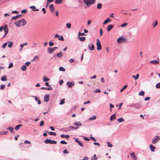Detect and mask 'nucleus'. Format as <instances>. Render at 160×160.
Masks as SVG:
<instances>
[{"instance_id":"nucleus-21","label":"nucleus","mask_w":160,"mask_h":160,"mask_svg":"<svg viewBox=\"0 0 160 160\" xmlns=\"http://www.w3.org/2000/svg\"><path fill=\"white\" fill-rule=\"evenodd\" d=\"M111 21V19L109 18H107V19H106V20H105L103 22V24H106L107 23H108V22H110Z\"/></svg>"},{"instance_id":"nucleus-47","label":"nucleus","mask_w":160,"mask_h":160,"mask_svg":"<svg viewBox=\"0 0 160 160\" xmlns=\"http://www.w3.org/2000/svg\"><path fill=\"white\" fill-rule=\"evenodd\" d=\"M145 93L143 91H142L139 94V95H141L142 96H143L144 95Z\"/></svg>"},{"instance_id":"nucleus-25","label":"nucleus","mask_w":160,"mask_h":160,"mask_svg":"<svg viewBox=\"0 0 160 160\" xmlns=\"http://www.w3.org/2000/svg\"><path fill=\"white\" fill-rule=\"evenodd\" d=\"M7 130H8L10 131V132L12 133V132L14 131V128L12 127H9L7 128Z\"/></svg>"},{"instance_id":"nucleus-26","label":"nucleus","mask_w":160,"mask_h":160,"mask_svg":"<svg viewBox=\"0 0 160 160\" xmlns=\"http://www.w3.org/2000/svg\"><path fill=\"white\" fill-rule=\"evenodd\" d=\"M62 0H56L55 3L57 4H60L62 3Z\"/></svg>"},{"instance_id":"nucleus-29","label":"nucleus","mask_w":160,"mask_h":160,"mask_svg":"<svg viewBox=\"0 0 160 160\" xmlns=\"http://www.w3.org/2000/svg\"><path fill=\"white\" fill-rule=\"evenodd\" d=\"M60 137L62 138H68L69 137V136L68 135H65L64 134H62L60 135Z\"/></svg>"},{"instance_id":"nucleus-63","label":"nucleus","mask_w":160,"mask_h":160,"mask_svg":"<svg viewBox=\"0 0 160 160\" xmlns=\"http://www.w3.org/2000/svg\"><path fill=\"white\" fill-rule=\"evenodd\" d=\"M24 143H27L28 144H30L31 143L29 141L26 140L24 141Z\"/></svg>"},{"instance_id":"nucleus-11","label":"nucleus","mask_w":160,"mask_h":160,"mask_svg":"<svg viewBox=\"0 0 160 160\" xmlns=\"http://www.w3.org/2000/svg\"><path fill=\"white\" fill-rule=\"evenodd\" d=\"M72 125L76 126H77L76 127H78V128L80 126L82 125V124L80 122H77L73 123Z\"/></svg>"},{"instance_id":"nucleus-7","label":"nucleus","mask_w":160,"mask_h":160,"mask_svg":"<svg viewBox=\"0 0 160 160\" xmlns=\"http://www.w3.org/2000/svg\"><path fill=\"white\" fill-rule=\"evenodd\" d=\"M160 139V137L159 136H155L153 140L152 141V143L153 144H155Z\"/></svg>"},{"instance_id":"nucleus-43","label":"nucleus","mask_w":160,"mask_h":160,"mask_svg":"<svg viewBox=\"0 0 160 160\" xmlns=\"http://www.w3.org/2000/svg\"><path fill=\"white\" fill-rule=\"evenodd\" d=\"M85 38L84 37H81L79 38V40L81 41H84L85 40Z\"/></svg>"},{"instance_id":"nucleus-8","label":"nucleus","mask_w":160,"mask_h":160,"mask_svg":"<svg viewBox=\"0 0 160 160\" xmlns=\"http://www.w3.org/2000/svg\"><path fill=\"white\" fill-rule=\"evenodd\" d=\"M3 29L4 30L5 33L4 34V35L3 37V38H4L8 33V26L7 25H5L4 26V27H3Z\"/></svg>"},{"instance_id":"nucleus-30","label":"nucleus","mask_w":160,"mask_h":160,"mask_svg":"<svg viewBox=\"0 0 160 160\" xmlns=\"http://www.w3.org/2000/svg\"><path fill=\"white\" fill-rule=\"evenodd\" d=\"M46 132L50 135H53L54 136H56L57 135L56 133L55 132H48V131H46Z\"/></svg>"},{"instance_id":"nucleus-38","label":"nucleus","mask_w":160,"mask_h":160,"mask_svg":"<svg viewBox=\"0 0 160 160\" xmlns=\"http://www.w3.org/2000/svg\"><path fill=\"white\" fill-rule=\"evenodd\" d=\"M139 76V74H138L136 75V76H135V75H133L132 76V77L133 78H134L135 80H137Z\"/></svg>"},{"instance_id":"nucleus-44","label":"nucleus","mask_w":160,"mask_h":160,"mask_svg":"<svg viewBox=\"0 0 160 160\" xmlns=\"http://www.w3.org/2000/svg\"><path fill=\"white\" fill-rule=\"evenodd\" d=\"M66 26L69 29L71 28V24L70 23H67L66 24Z\"/></svg>"},{"instance_id":"nucleus-42","label":"nucleus","mask_w":160,"mask_h":160,"mask_svg":"<svg viewBox=\"0 0 160 160\" xmlns=\"http://www.w3.org/2000/svg\"><path fill=\"white\" fill-rule=\"evenodd\" d=\"M85 36L86 34H85V33H81L80 32H79L78 34V36L79 37L80 36Z\"/></svg>"},{"instance_id":"nucleus-57","label":"nucleus","mask_w":160,"mask_h":160,"mask_svg":"<svg viewBox=\"0 0 160 160\" xmlns=\"http://www.w3.org/2000/svg\"><path fill=\"white\" fill-rule=\"evenodd\" d=\"M58 40L61 41H64V39L62 36H61L60 38L58 39Z\"/></svg>"},{"instance_id":"nucleus-22","label":"nucleus","mask_w":160,"mask_h":160,"mask_svg":"<svg viewBox=\"0 0 160 160\" xmlns=\"http://www.w3.org/2000/svg\"><path fill=\"white\" fill-rule=\"evenodd\" d=\"M21 22L22 23V25L23 26H25L27 22L24 19H22L21 20Z\"/></svg>"},{"instance_id":"nucleus-15","label":"nucleus","mask_w":160,"mask_h":160,"mask_svg":"<svg viewBox=\"0 0 160 160\" xmlns=\"http://www.w3.org/2000/svg\"><path fill=\"white\" fill-rule=\"evenodd\" d=\"M22 15V14H18L15 16L13 17L12 18L11 20L16 19L19 18Z\"/></svg>"},{"instance_id":"nucleus-51","label":"nucleus","mask_w":160,"mask_h":160,"mask_svg":"<svg viewBox=\"0 0 160 160\" xmlns=\"http://www.w3.org/2000/svg\"><path fill=\"white\" fill-rule=\"evenodd\" d=\"M49 46L52 47L53 45L54 44L53 42L50 41L49 42Z\"/></svg>"},{"instance_id":"nucleus-3","label":"nucleus","mask_w":160,"mask_h":160,"mask_svg":"<svg viewBox=\"0 0 160 160\" xmlns=\"http://www.w3.org/2000/svg\"><path fill=\"white\" fill-rule=\"evenodd\" d=\"M117 41L118 43H121L126 42L127 39L126 38L124 37H119L117 39Z\"/></svg>"},{"instance_id":"nucleus-41","label":"nucleus","mask_w":160,"mask_h":160,"mask_svg":"<svg viewBox=\"0 0 160 160\" xmlns=\"http://www.w3.org/2000/svg\"><path fill=\"white\" fill-rule=\"evenodd\" d=\"M68 128L71 129H77L78 128V127H76L74 126H69Z\"/></svg>"},{"instance_id":"nucleus-13","label":"nucleus","mask_w":160,"mask_h":160,"mask_svg":"<svg viewBox=\"0 0 160 160\" xmlns=\"http://www.w3.org/2000/svg\"><path fill=\"white\" fill-rule=\"evenodd\" d=\"M49 8L50 9V11L53 12L54 11L55 8L53 4H50L49 6Z\"/></svg>"},{"instance_id":"nucleus-62","label":"nucleus","mask_w":160,"mask_h":160,"mask_svg":"<svg viewBox=\"0 0 160 160\" xmlns=\"http://www.w3.org/2000/svg\"><path fill=\"white\" fill-rule=\"evenodd\" d=\"M13 63H11L10 64L8 68H10L12 67H13Z\"/></svg>"},{"instance_id":"nucleus-34","label":"nucleus","mask_w":160,"mask_h":160,"mask_svg":"<svg viewBox=\"0 0 160 160\" xmlns=\"http://www.w3.org/2000/svg\"><path fill=\"white\" fill-rule=\"evenodd\" d=\"M118 121L119 122H121L124 121V119L122 118H120L118 119Z\"/></svg>"},{"instance_id":"nucleus-27","label":"nucleus","mask_w":160,"mask_h":160,"mask_svg":"<svg viewBox=\"0 0 160 160\" xmlns=\"http://www.w3.org/2000/svg\"><path fill=\"white\" fill-rule=\"evenodd\" d=\"M43 81L45 82H46L48 81L49 80V78H47L46 76H44L43 77Z\"/></svg>"},{"instance_id":"nucleus-37","label":"nucleus","mask_w":160,"mask_h":160,"mask_svg":"<svg viewBox=\"0 0 160 160\" xmlns=\"http://www.w3.org/2000/svg\"><path fill=\"white\" fill-rule=\"evenodd\" d=\"M98 158L96 157V154H94L93 157H92L91 160H97Z\"/></svg>"},{"instance_id":"nucleus-49","label":"nucleus","mask_w":160,"mask_h":160,"mask_svg":"<svg viewBox=\"0 0 160 160\" xmlns=\"http://www.w3.org/2000/svg\"><path fill=\"white\" fill-rule=\"evenodd\" d=\"M5 88V86L4 84H2L0 86V89H4Z\"/></svg>"},{"instance_id":"nucleus-12","label":"nucleus","mask_w":160,"mask_h":160,"mask_svg":"<svg viewBox=\"0 0 160 160\" xmlns=\"http://www.w3.org/2000/svg\"><path fill=\"white\" fill-rule=\"evenodd\" d=\"M49 94H47L44 96V101L45 102H48L49 100Z\"/></svg>"},{"instance_id":"nucleus-58","label":"nucleus","mask_w":160,"mask_h":160,"mask_svg":"<svg viewBox=\"0 0 160 160\" xmlns=\"http://www.w3.org/2000/svg\"><path fill=\"white\" fill-rule=\"evenodd\" d=\"M44 122L43 121H42L41 122H40V127H42V126L44 124Z\"/></svg>"},{"instance_id":"nucleus-64","label":"nucleus","mask_w":160,"mask_h":160,"mask_svg":"<svg viewBox=\"0 0 160 160\" xmlns=\"http://www.w3.org/2000/svg\"><path fill=\"white\" fill-rule=\"evenodd\" d=\"M63 83V80H61L59 82V84L61 86Z\"/></svg>"},{"instance_id":"nucleus-6","label":"nucleus","mask_w":160,"mask_h":160,"mask_svg":"<svg viewBox=\"0 0 160 160\" xmlns=\"http://www.w3.org/2000/svg\"><path fill=\"white\" fill-rule=\"evenodd\" d=\"M97 42L96 45L97 46V49L98 50H100L102 49V46L100 42L98 39H97Z\"/></svg>"},{"instance_id":"nucleus-53","label":"nucleus","mask_w":160,"mask_h":160,"mask_svg":"<svg viewBox=\"0 0 160 160\" xmlns=\"http://www.w3.org/2000/svg\"><path fill=\"white\" fill-rule=\"evenodd\" d=\"M108 143V146L109 147H112V144L110 143L109 142H107Z\"/></svg>"},{"instance_id":"nucleus-52","label":"nucleus","mask_w":160,"mask_h":160,"mask_svg":"<svg viewBox=\"0 0 160 160\" xmlns=\"http://www.w3.org/2000/svg\"><path fill=\"white\" fill-rule=\"evenodd\" d=\"M128 25V23H124L123 24H122L121 25V27H123L126 26Z\"/></svg>"},{"instance_id":"nucleus-50","label":"nucleus","mask_w":160,"mask_h":160,"mask_svg":"<svg viewBox=\"0 0 160 160\" xmlns=\"http://www.w3.org/2000/svg\"><path fill=\"white\" fill-rule=\"evenodd\" d=\"M158 23V21H156L155 22V23L153 24V28H154L155 27H156L157 26V25Z\"/></svg>"},{"instance_id":"nucleus-55","label":"nucleus","mask_w":160,"mask_h":160,"mask_svg":"<svg viewBox=\"0 0 160 160\" xmlns=\"http://www.w3.org/2000/svg\"><path fill=\"white\" fill-rule=\"evenodd\" d=\"M27 10L26 9H23L21 11V12L22 13H25L27 12Z\"/></svg>"},{"instance_id":"nucleus-32","label":"nucleus","mask_w":160,"mask_h":160,"mask_svg":"<svg viewBox=\"0 0 160 160\" xmlns=\"http://www.w3.org/2000/svg\"><path fill=\"white\" fill-rule=\"evenodd\" d=\"M8 132V131H1L0 132V134L2 135L3 134H4L5 135H6L7 134Z\"/></svg>"},{"instance_id":"nucleus-5","label":"nucleus","mask_w":160,"mask_h":160,"mask_svg":"<svg viewBox=\"0 0 160 160\" xmlns=\"http://www.w3.org/2000/svg\"><path fill=\"white\" fill-rule=\"evenodd\" d=\"M58 48L57 47H55L52 48H48L47 51L49 53H52L54 51Z\"/></svg>"},{"instance_id":"nucleus-16","label":"nucleus","mask_w":160,"mask_h":160,"mask_svg":"<svg viewBox=\"0 0 160 160\" xmlns=\"http://www.w3.org/2000/svg\"><path fill=\"white\" fill-rule=\"evenodd\" d=\"M33 97L35 98V100H36V101L38 102V104H40L41 103V102L39 98L38 97H37L36 96H33Z\"/></svg>"},{"instance_id":"nucleus-2","label":"nucleus","mask_w":160,"mask_h":160,"mask_svg":"<svg viewBox=\"0 0 160 160\" xmlns=\"http://www.w3.org/2000/svg\"><path fill=\"white\" fill-rule=\"evenodd\" d=\"M95 0H83V2L88 6L89 5L93 4L95 3Z\"/></svg>"},{"instance_id":"nucleus-39","label":"nucleus","mask_w":160,"mask_h":160,"mask_svg":"<svg viewBox=\"0 0 160 160\" xmlns=\"http://www.w3.org/2000/svg\"><path fill=\"white\" fill-rule=\"evenodd\" d=\"M128 87V85H125L123 88L121 89L120 92H122L124 89H126Z\"/></svg>"},{"instance_id":"nucleus-56","label":"nucleus","mask_w":160,"mask_h":160,"mask_svg":"<svg viewBox=\"0 0 160 160\" xmlns=\"http://www.w3.org/2000/svg\"><path fill=\"white\" fill-rule=\"evenodd\" d=\"M101 92V91L100 89H97L94 91V92L95 93H99Z\"/></svg>"},{"instance_id":"nucleus-59","label":"nucleus","mask_w":160,"mask_h":160,"mask_svg":"<svg viewBox=\"0 0 160 160\" xmlns=\"http://www.w3.org/2000/svg\"><path fill=\"white\" fill-rule=\"evenodd\" d=\"M156 87L157 88H160V82L158 83L156 86Z\"/></svg>"},{"instance_id":"nucleus-35","label":"nucleus","mask_w":160,"mask_h":160,"mask_svg":"<svg viewBox=\"0 0 160 160\" xmlns=\"http://www.w3.org/2000/svg\"><path fill=\"white\" fill-rule=\"evenodd\" d=\"M21 69L22 70V71H25L26 70V67L25 65H23L21 68Z\"/></svg>"},{"instance_id":"nucleus-18","label":"nucleus","mask_w":160,"mask_h":160,"mask_svg":"<svg viewBox=\"0 0 160 160\" xmlns=\"http://www.w3.org/2000/svg\"><path fill=\"white\" fill-rule=\"evenodd\" d=\"M150 62L151 63H152V64H157L159 63V62L158 61L154 60L151 61Z\"/></svg>"},{"instance_id":"nucleus-28","label":"nucleus","mask_w":160,"mask_h":160,"mask_svg":"<svg viewBox=\"0 0 160 160\" xmlns=\"http://www.w3.org/2000/svg\"><path fill=\"white\" fill-rule=\"evenodd\" d=\"M116 117V115L115 114L112 115L110 118V120L112 121Z\"/></svg>"},{"instance_id":"nucleus-61","label":"nucleus","mask_w":160,"mask_h":160,"mask_svg":"<svg viewBox=\"0 0 160 160\" xmlns=\"http://www.w3.org/2000/svg\"><path fill=\"white\" fill-rule=\"evenodd\" d=\"M45 89L48 90H51L52 89V87H45Z\"/></svg>"},{"instance_id":"nucleus-40","label":"nucleus","mask_w":160,"mask_h":160,"mask_svg":"<svg viewBox=\"0 0 160 160\" xmlns=\"http://www.w3.org/2000/svg\"><path fill=\"white\" fill-rule=\"evenodd\" d=\"M57 56L59 58H61L62 56V53L61 52L57 53Z\"/></svg>"},{"instance_id":"nucleus-23","label":"nucleus","mask_w":160,"mask_h":160,"mask_svg":"<svg viewBox=\"0 0 160 160\" xmlns=\"http://www.w3.org/2000/svg\"><path fill=\"white\" fill-rule=\"evenodd\" d=\"M8 47L9 48H11L12 46L13 42L11 41H8Z\"/></svg>"},{"instance_id":"nucleus-45","label":"nucleus","mask_w":160,"mask_h":160,"mask_svg":"<svg viewBox=\"0 0 160 160\" xmlns=\"http://www.w3.org/2000/svg\"><path fill=\"white\" fill-rule=\"evenodd\" d=\"M59 70L60 71H65V69L63 68V67H60L59 68Z\"/></svg>"},{"instance_id":"nucleus-33","label":"nucleus","mask_w":160,"mask_h":160,"mask_svg":"<svg viewBox=\"0 0 160 160\" xmlns=\"http://www.w3.org/2000/svg\"><path fill=\"white\" fill-rule=\"evenodd\" d=\"M65 98L61 99L60 100V102L59 103L60 105H62L65 103Z\"/></svg>"},{"instance_id":"nucleus-24","label":"nucleus","mask_w":160,"mask_h":160,"mask_svg":"<svg viewBox=\"0 0 160 160\" xmlns=\"http://www.w3.org/2000/svg\"><path fill=\"white\" fill-rule=\"evenodd\" d=\"M1 80L2 81H6L7 80V77L6 76H4L1 78Z\"/></svg>"},{"instance_id":"nucleus-54","label":"nucleus","mask_w":160,"mask_h":160,"mask_svg":"<svg viewBox=\"0 0 160 160\" xmlns=\"http://www.w3.org/2000/svg\"><path fill=\"white\" fill-rule=\"evenodd\" d=\"M8 42H6L4 43L2 45V48H5L6 47L7 45V44Z\"/></svg>"},{"instance_id":"nucleus-17","label":"nucleus","mask_w":160,"mask_h":160,"mask_svg":"<svg viewBox=\"0 0 160 160\" xmlns=\"http://www.w3.org/2000/svg\"><path fill=\"white\" fill-rule=\"evenodd\" d=\"M113 26L112 25H108L107 28V30L108 31H110L113 28Z\"/></svg>"},{"instance_id":"nucleus-9","label":"nucleus","mask_w":160,"mask_h":160,"mask_svg":"<svg viewBox=\"0 0 160 160\" xmlns=\"http://www.w3.org/2000/svg\"><path fill=\"white\" fill-rule=\"evenodd\" d=\"M67 85H68V88H71L74 85V83L73 81H72L70 82H67Z\"/></svg>"},{"instance_id":"nucleus-46","label":"nucleus","mask_w":160,"mask_h":160,"mask_svg":"<svg viewBox=\"0 0 160 160\" xmlns=\"http://www.w3.org/2000/svg\"><path fill=\"white\" fill-rule=\"evenodd\" d=\"M130 156H131V157L132 158H134V156H136L135 155V153H134V152H132V153H131L130 154Z\"/></svg>"},{"instance_id":"nucleus-14","label":"nucleus","mask_w":160,"mask_h":160,"mask_svg":"<svg viewBox=\"0 0 160 160\" xmlns=\"http://www.w3.org/2000/svg\"><path fill=\"white\" fill-rule=\"evenodd\" d=\"M76 142L78 143V144L81 147H83V145L82 143L80 142L79 140H78V138H74Z\"/></svg>"},{"instance_id":"nucleus-1","label":"nucleus","mask_w":160,"mask_h":160,"mask_svg":"<svg viewBox=\"0 0 160 160\" xmlns=\"http://www.w3.org/2000/svg\"><path fill=\"white\" fill-rule=\"evenodd\" d=\"M141 104V102L137 103H132L130 104L128 106L130 107L134 108L136 109H138L142 107Z\"/></svg>"},{"instance_id":"nucleus-36","label":"nucleus","mask_w":160,"mask_h":160,"mask_svg":"<svg viewBox=\"0 0 160 160\" xmlns=\"http://www.w3.org/2000/svg\"><path fill=\"white\" fill-rule=\"evenodd\" d=\"M102 4L101 3H98L97 5V8L98 9H100L102 8Z\"/></svg>"},{"instance_id":"nucleus-10","label":"nucleus","mask_w":160,"mask_h":160,"mask_svg":"<svg viewBox=\"0 0 160 160\" xmlns=\"http://www.w3.org/2000/svg\"><path fill=\"white\" fill-rule=\"evenodd\" d=\"M88 48L89 50L91 51L94 50L95 49L94 45L92 43H90L88 45Z\"/></svg>"},{"instance_id":"nucleus-31","label":"nucleus","mask_w":160,"mask_h":160,"mask_svg":"<svg viewBox=\"0 0 160 160\" xmlns=\"http://www.w3.org/2000/svg\"><path fill=\"white\" fill-rule=\"evenodd\" d=\"M22 126V124H20V125H17L15 128V129L16 130H18L19 129V128H20V127H21Z\"/></svg>"},{"instance_id":"nucleus-20","label":"nucleus","mask_w":160,"mask_h":160,"mask_svg":"<svg viewBox=\"0 0 160 160\" xmlns=\"http://www.w3.org/2000/svg\"><path fill=\"white\" fill-rule=\"evenodd\" d=\"M150 148L151 150L153 152H154L155 149V147L153 146L152 144H151L150 145Z\"/></svg>"},{"instance_id":"nucleus-60","label":"nucleus","mask_w":160,"mask_h":160,"mask_svg":"<svg viewBox=\"0 0 160 160\" xmlns=\"http://www.w3.org/2000/svg\"><path fill=\"white\" fill-rule=\"evenodd\" d=\"M60 143L62 144H66L67 142L64 140H62L60 141Z\"/></svg>"},{"instance_id":"nucleus-48","label":"nucleus","mask_w":160,"mask_h":160,"mask_svg":"<svg viewBox=\"0 0 160 160\" xmlns=\"http://www.w3.org/2000/svg\"><path fill=\"white\" fill-rule=\"evenodd\" d=\"M96 117L95 116H93L92 117H91L89 118V120H93L96 119Z\"/></svg>"},{"instance_id":"nucleus-19","label":"nucleus","mask_w":160,"mask_h":160,"mask_svg":"<svg viewBox=\"0 0 160 160\" xmlns=\"http://www.w3.org/2000/svg\"><path fill=\"white\" fill-rule=\"evenodd\" d=\"M21 20L18 21L17 22H15L14 24L17 27H20L21 26L20 24L21 23Z\"/></svg>"},{"instance_id":"nucleus-4","label":"nucleus","mask_w":160,"mask_h":160,"mask_svg":"<svg viewBox=\"0 0 160 160\" xmlns=\"http://www.w3.org/2000/svg\"><path fill=\"white\" fill-rule=\"evenodd\" d=\"M57 141L54 140H52L50 139H47L44 141V143L46 144L50 143L51 144L57 143Z\"/></svg>"}]
</instances>
